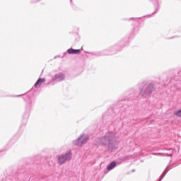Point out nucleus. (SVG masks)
I'll return each instance as SVG.
<instances>
[{"instance_id":"obj_18","label":"nucleus","mask_w":181,"mask_h":181,"mask_svg":"<svg viewBox=\"0 0 181 181\" xmlns=\"http://www.w3.org/2000/svg\"><path fill=\"white\" fill-rule=\"evenodd\" d=\"M133 156H124L122 158V162H125L127 160H129V159H132Z\"/></svg>"},{"instance_id":"obj_25","label":"nucleus","mask_w":181,"mask_h":181,"mask_svg":"<svg viewBox=\"0 0 181 181\" xmlns=\"http://www.w3.org/2000/svg\"><path fill=\"white\" fill-rule=\"evenodd\" d=\"M132 172H135V170H132Z\"/></svg>"},{"instance_id":"obj_9","label":"nucleus","mask_w":181,"mask_h":181,"mask_svg":"<svg viewBox=\"0 0 181 181\" xmlns=\"http://www.w3.org/2000/svg\"><path fill=\"white\" fill-rule=\"evenodd\" d=\"M64 78H66V74L63 72H60L54 76L52 81H57L58 83H60V81H64Z\"/></svg>"},{"instance_id":"obj_19","label":"nucleus","mask_w":181,"mask_h":181,"mask_svg":"<svg viewBox=\"0 0 181 181\" xmlns=\"http://www.w3.org/2000/svg\"><path fill=\"white\" fill-rule=\"evenodd\" d=\"M67 54H69V52H64L63 56H62V59H64V57H66V56Z\"/></svg>"},{"instance_id":"obj_15","label":"nucleus","mask_w":181,"mask_h":181,"mask_svg":"<svg viewBox=\"0 0 181 181\" xmlns=\"http://www.w3.org/2000/svg\"><path fill=\"white\" fill-rule=\"evenodd\" d=\"M170 169H172V168H169V165H168L164 170V171L163 172V173L161 174L158 181H162L163 180V177L166 176V174L168 173V172H169Z\"/></svg>"},{"instance_id":"obj_20","label":"nucleus","mask_w":181,"mask_h":181,"mask_svg":"<svg viewBox=\"0 0 181 181\" xmlns=\"http://www.w3.org/2000/svg\"><path fill=\"white\" fill-rule=\"evenodd\" d=\"M19 173H21V170H18V172H17V174L14 175V177H17L18 175H19Z\"/></svg>"},{"instance_id":"obj_3","label":"nucleus","mask_w":181,"mask_h":181,"mask_svg":"<svg viewBox=\"0 0 181 181\" xmlns=\"http://www.w3.org/2000/svg\"><path fill=\"white\" fill-rule=\"evenodd\" d=\"M100 142L103 145H107L109 152H114L118 149L119 141L115 132L109 131L100 139Z\"/></svg>"},{"instance_id":"obj_22","label":"nucleus","mask_w":181,"mask_h":181,"mask_svg":"<svg viewBox=\"0 0 181 181\" xmlns=\"http://www.w3.org/2000/svg\"><path fill=\"white\" fill-rule=\"evenodd\" d=\"M25 94H26V93H23V94H21V95H16L14 97H22V95H25Z\"/></svg>"},{"instance_id":"obj_23","label":"nucleus","mask_w":181,"mask_h":181,"mask_svg":"<svg viewBox=\"0 0 181 181\" xmlns=\"http://www.w3.org/2000/svg\"><path fill=\"white\" fill-rule=\"evenodd\" d=\"M58 57H60V55L55 56V57H54V59H57Z\"/></svg>"},{"instance_id":"obj_24","label":"nucleus","mask_w":181,"mask_h":181,"mask_svg":"<svg viewBox=\"0 0 181 181\" xmlns=\"http://www.w3.org/2000/svg\"><path fill=\"white\" fill-rule=\"evenodd\" d=\"M174 37H177V36L172 37L170 39H174Z\"/></svg>"},{"instance_id":"obj_5","label":"nucleus","mask_w":181,"mask_h":181,"mask_svg":"<svg viewBox=\"0 0 181 181\" xmlns=\"http://www.w3.org/2000/svg\"><path fill=\"white\" fill-rule=\"evenodd\" d=\"M88 141H90L88 135L81 134L78 139L74 140L72 144L74 146H83V145H86Z\"/></svg>"},{"instance_id":"obj_14","label":"nucleus","mask_w":181,"mask_h":181,"mask_svg":"<svg viewBox=\"0 0 181 181\" xmlns=\"http://www.w3.org/2000/svg\"><path fill=\"white\" fill-rule=\"evenodd\" d=\"M117 163L115 160H113L110 163H109L106 168L107 172H110V170H112V169H115V168H117Z\"/></svg>"},{"instance_id":"obj_10","label":"nucleus","mask_w":181,"mask_h":181,"mask_svg":"<svg viewBox=\"0 0 181 181\" xmlns=\"http://www.w3.org/2000/svg\"><path fill=\"white\" fill-rule=\"evenodd\" d=\"M154 5L155 11L150 15L145 16L144 18H152L153 15H155L159 11V0H150Z\"/></svg>"},{"instance_id":"obj_13","label":"nucleus","mask_w":181,"mask_h":181,"mask_svg":"<svg viewBox=\"0 0 181 181\" xmlns=\"http://www.w3.org/2000/svg\"><path fill=\"white\" fill-rule=\"evenodd\" d=\"M45 82H46L45 78H39L37 81L35 82V83L34 84V87L35 88H37V87H41L42 84H43V83H45Z\"/></svg>"},{"instance_id":"obj_1","label":"nucleus","mask_w":181,"mask_h":181,"mask_svg":"<svg viewBox=\"0 0 181 181\" xmlns=\"http://www.w3.org/2000/svg\"><path fill=\"white\" fill-rule=\"evenodd\" d=\"M156 90L155 86V82L144 80L139 84V90L132 89L129 90L126 93V97L119 100L114 106V108H118L119 112H126L129 114L131 106L132 105V101L136 100V98H148L151 97V95Z\"/></svg>"},{"instance_id":"obj_4","label":"nucleus","mask_w":181,"mask_h":181,"mask_svg":"<svg viewBox=\"0 0 181 181\" xmlns=\"http://www.w3.org/2000/svg\"><path fill=\"white\" fill-rule=\"evenodd\" d=\"M35 104H36V97L34 96L33 93L28 95L25 100V112L23 115V125L28 124L30 111H32V109L35 107Z\"/></svg>"},{"instance_id":"obj_8","label":"nucleus","mask_w":181,"mask_h":181,"mask_svg":"<svg viewBox=\"0 0 181 181\" xmlns=\"http://www.w3.org/2000/svg\"><path fill=\"white\" fill-rule=\"evenodd\" d=\"M173 152L175 151L172 148L170 149H166L165 148V152L164 153H152V155H154L155 156H172L173 155Z\"/></svg>"},{"instance_id":"obj_17","label":"nucleus","mask_w":181,"mask_h":181,"mask_svg":"<svg viewBox=\"0 0 181 181\" xmlns=\"http://www.w3.org/2000/svg\"><path fill=\"white\" fill-rule=\"evenodd\" d=\"M34 163H35V165H39V163H40V156H36L34 158Z\"/></svg>"},{"instance_id":"obj_6","label":"nucleus","mask_w":181,"mask_h":181,"mask_svg":"<svg viewBox=\"0 0 181 181\" xmlns=\"http://www.w3.org/2000/svg\"><path fill=\"white\" fill-rule=\"evenodd\" d=\"M72 155L71 150L67 151L64 154L58 156L57 163L64 165L65 163L71 160Z\"/></svg>"},{"instance_id":"obj_7","label":"nucleus","mask_w":181,"mask_h":181,"mask_svg":"<svg viewBox=\"0 0 181 181\" xmlns=\"http://www.w3.org/2000/svg\"><path fill=\"white\" fill-rule=\"evenodd\" d=\"M142 19V18H124V21H133V23H135L137 25L136 26H134L133 28V33H137V32H139V20Z\"/></svg>"},{"instance_id":"obj_16","label":"nucleus","mask_w":181,"mask_h":181,"mask_svg":"<svg viewBox=\"0 0 181 181\" xmlns=\"http://www.w3.org/2000/svg\"><path fill=\"white\" fill-rule=\"evenodd\" d=\"M0 97H11L5 90H0Z\"/></svg>"},{"instance_id":"obj_2","label":"nucleus","mask_w":181,"mask_h":181,"mask_svg":"<svg viewBox=\"0 0 181 181\" xmlns=\"http://www.w3.org/2000/svg\"><path fill=\"white\" fill-rule=\"evenodd\" d=\"M128 43H129L128 39L122 40L117 44L110 47L107 49H104L100 52L86 53L88 54H92V56H96L98 57H100V56H111L112 54H115V53H118V52H121V50H122V49H124V47H125Z\"/></svg>"},{"instance_id":"obj_12","label":"nucleus","mask_w":181,"mask_h":181,"mask_svg":"<svg viewBox=\"0 0 181 181\" xmlns=\"http://www.w3.org/2000/svg\"><path fill=\"white\" fill-rule=\"evenodd\" d=\"M22 135V130H19L18 133H16L12 138V139L10 141L11 144H15L16 141L21 138V136Z\"/></svg>"},{"instance_id":"obj_11","label":"nucleus","mask_w":181,"mask_h":181,"mask_svg":"<svg viewBox=\"0 0 181 181\" xmlns=\"http://www.w3.org/2000/svg\"><path fill=\"white\" fill-rule=\"evenodd\" d=\"M66 53H68V54H80V53H81V49H76L71 47L66 50Z\"/></svg>"},{"instance_id":"obj_21","label":"nucleus","mask_w":181,"mask_h":181,"mask_svg":"<svg viewBox=\"0 0 181 181\" xmlns=\"http://www.w3.org/2000/svg\"><path fill=\"white\" fill-rule=\"evenodd\" d=\"M40 0H32V4H35V2H39Z\"/></svg>"}]
</instances>
